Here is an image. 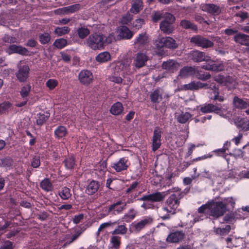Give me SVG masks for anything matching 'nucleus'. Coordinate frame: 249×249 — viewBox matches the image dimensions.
Here are the masks:
<instances>
[{"label":"nucleus","mask_w":249,"mask_h":249,"mask_svg":"<svg viewBox=\"0 0 249 249\" xmlns=\"http://www.w3.org/2000/svg\"><path fill=\"white\" fill-rule=\"evenodd\" d=\"M111 56L107 52H104L98 54L96 57V60L99 63H105L110 60Z\"/></svg>","instance_id":"31"},{"label":"nucleus","mask_w":249,"mask_h":249,"mask_svg":"<svg viewBox=\"0 0 249 249\" xmlns=\"http://www.w3.org/2000/svg\"><path fill=\"white\" fill-rule=\"evenodd\" d=\"M220 107L211 104L204 105L200 108L201 111L204 113L214 112L220 110Z\"/></svg>","instance_id":"34"},{"label":"nucleus","mask_w":249,"mask_h":249,"mask_svg":"<svg viewBox=\"0 0 249 249\" xmlns=\"http://www.w3.org/2000/svg\"><path fill=\"white\" fill-rule=\"evenodd\" d=\"M129 66L127 61H118L112 63L110 66L112 74L109 76V80L117 84L122 83L123 80L120 75L127 72Z\"/></svg>","instance_id":"1"},{"label":"nucleus","mask_w":249,"mask_h":249,"mask_svg":"<svg viewBox=\"0 0 249 249\" xmlns=\"http://www.w3.org/2000/svg\"><path fill=\"white\" fill-rule=\"evenodd\" d=\"M136 212L134 210H130L124 216V220L127 222H130L135 217L136 215Z\"/></svg>","instance_id":"52"},{"label":"nucleus","mask_w":249,"mask_h":249,"mask_svg":"<svg viewBox=\"0 0 249 249\" xmlns=\"http://www.w3.org/2000/svg\"><path fill=\"white\" fill-rule=\"evenodd\" d=\"M209 214L211 216L218 218L223 215L226 212V208L220 201H211L208 203Z\"/></svg>","instance_id":"4"},{"label":"nucleus","mask_w":249,"mask_h":249,"mask_svg":"<svg viewBox=\"0 0 249 249\" xmlns=\"http://www.w3.org/2000/svg\"><path fill=\"white\" fill-rule=\"evenodd\" d=\"M200 8L203 11L215 15H218L221 12V8L220 7L214 4H202L200 5Z\"/></svg>","instance_id":"18"},{"label":"nucleus","mask_w":249,"mask_h":249,"mask_svg":"<svg viewBox=\"0 0 249 249\" xmlns=\"http://www.w3.org/2000/svg\"><path fill=\"white\" fill-rule=\"evenodd\" d=\"M0 249H13L12 243L10 241H7L0 248Z\"/></svg>","instance_id":"64"},{"label":"nucleus","mask_w":249,"mask_h":249,"mask_svg":"<svg viewBox=\"0 0 249 249\" xmlns=\"http://www.w3.org/2000/svg\"><path fill=\"white\" fill-rule=\"evenodd\" d=\"M164 197V193L157 192L149 195L144 196L139 198V200L143 201L147 200L151 202H159L162 200Z\"/></svg>","instance_id":"19"},{"label":"nucleus","mask_w":249,"mask_h":249,"mask_svg":"<svg viewBox=\"0 0 249 249\" xmlns=\"http://www.w3.org/2000/svg\"><path fill=\"white\" fill-rule=\"evenodd\" d=\"M152 219L150 218H144L139 222H133L130 225V231L132 232H138L144 228L146 225L150 223Z\"/></svg>","instance_id":"13"},{"label":"nucleus","mask_w":249,"mask_h":249,"mask_svg":"<svg viewBox=\"0 0 249 249\" xmlns=\"http://www.w3.org/2000/svg\"><path fill=\"white\" fill-rule=\"evenodd\" d=\"M23 63L24 62L22 61L18 62V70L16 74L18 79L20 82H24L27 79L30 70L27 65H22Z\"/></svg>","instance_id":"6"},{"label":"nucleus","mask_w":249,"mask_h":249,"mask_svg":"<svg viewBox=\"0 0 249 249\" xmlns=\"http://www.w3.org/2000/svg\"><path fill=\"white\" fill-rule=\"evenodd\" d=\"M190 57L195 62L209 61L211 57L205 53L198 51H194L190 54Z\"/></svg>","instance_id":"17"},{"label":"nucleus","mask_w":249,"mask_h":249,"mask_svg":"<svg viewBox=\"0 0 249 249\" xmlns=\"http://www.w3.org/2000/svg\"><path fill=\"white\" fill-rule=\"evenodd\" d=\"M143 23V20L142 19L138 18L136 19L135 21L133 22L132 26L133 27H135L137 29H139L141 27Z\"/></svg>","instance_id":"63"},{"label":"nucleus","mask_w":249,"mask_h":249,"mask_svg":"<svg viewBox=\"0 0 249 249\" xmlns=\"http://www.w3.org/2000/svg\"><path fill=\"white\" fill-rule=\"evenodd\" d=\"M46 86L50 90L54 89L58 85V81L55 79H49L46 82Z\"/></svg>","instance_id":"45"},{"label":"nucleus","mask_w":249,"mask_h":249,"mask_svg":"<svg viewBox=\"0 0 249 249\" xmlns=\"http://www.w3.org/2000/svg\"><path fill=\"white\" fill-rule=\"evenodd\" d=\"M236 199L232 197H229L225 198L221 201V203H222L223 207L226 208V211H228L231 209L234 208L235 204Z\"/></svg>","instance_id":"25"},{"label":"nucleus","mask_w":249,"mask_h":249,"mask_svg":"<svg viewBox=\"0 0 249 249\" xmlns=\"http://www.w3.org/2000/svg\"><path fill=\"white\" fill-rule=\"evenodd\" d=\"M191 42L203 48H209L212 47L213 45L211 41L200 36H196L192 37L191 39Z\"/></svg>","instance_id":"11"},{"label":"nucleus","mask_w":249,"mask_h":249,"mask_svg":"<svg viewBox=\"0 0 249 249\" xmlns=\"http://www.w3.org/2000/svg\"><path fill=\"white\" fill-rule=\"evenodd\" d=\"M162 93V90L161 89H158L154 91L150 95L152 102L159 103L161 100Z\"/></svg>","instance_id":"30"},{"label":"nucleus","mask_w":249,"mask_h":249,"mask_svg":"<svg viewBox=\"0 0 249 249\" xmlns=\"http://www.w3.org/2000/svg\"><path fill=\"white\" fill-rule=\"evenodd\" d=\"M127 229L124 225H120L113 231V234H124L127 232Z\"/></svg>","instance_id":"57"},{"label":"nucleus","mask_w":249,"mask_h":249,"mask_svg":"<svg viewBox=\"0 0 249 249\" xmlns=\"http://www.w3.org/2000/svg\"><path fill=\"white\" fill-rule=\"evenodd\" d=\"M6 52L9 54L13 53H18L22 55H27L28 53V51L26 48L15 45H10Z\"/></svg>","instance_id":"23"},{"label":"nucleus","mask_w":249,"mask_h":249,"mask_svg":"<svg viewBox=\"0 0 249 249\" xmlns=\"http://www.w3.org/2000/svg\"><path fill=\"white\" fill-rule=\"evenodd\" d=\"M132 19V16L129 14H127L122 17L121 20V23L123 24H128Z\"/></svg>","instance_id":"60"},{"label":"nucleus","mask_w":249,"mask_h":249,"mask_svg":"<svg viewBox=\"0 0 249 249\" xmlns=\"http://www.w3.org/2000/svg\"><path fill=\"white\" fill-rule=\"evenodd\" d=\"M125 205L124 203L122 201H118L109 207L108 212L113 214H118L124 209Z\"/></svg>","instance_id":"24"},{"label":"nucleus","mask_w":249,"mask_h":249,"mask_svg":"<svg viewBox=\"0 0 249 249\" xmlns=\"http://www.w3.org/2000/svg\"><path fill=\"white\" fill-rule=\"evenodd\" d=\"M184 237V234L182 231H175L170 233L166 238L168 242L177 243L181 241Z\"/></svg>","instance_id":"21"},{"label":"nucleus","mask_w":249,"mask_h":249,"mask_svg":"<svg viewBox=\"0 0 249 249\" xmlns=\"http://www.w3.org/2000/svg\"><path fill=\"white\" fill-rule=\"evenodd\" d=\"M130 163L127 158L123 157L111 164V167L117 172L126 170Z\"/></svg>","instance_id":"8"},{"label":"nucleus","mask_w":249,"mask_h":249,"mask_svg":"<svg viewBox=\"0 0 249 249\" xmlns=\"http://www.w3.org/2000/svg\"><path fill=\"white\" fill-rule=\"evenodd\" d=\"M230 145V142H226L224 145V147L222 148L216 149L213 152L217 154L218 156H223L226 153V150L228 149V147Z\"/></svg>","instance_id":"50"},{"label":"nucleus","mask_w":249,"mask_h":249,"mask_svg":"<svg viewBox=\"0 0 249 249\" xmlns=\"http://www.w3.org/2000/svg\"><path fill=\"white\" fill-rule=\"evenodd\" d=\"M165 13H163L161 12L157 11L154 12L152 15V19L153 21L156 22L161 19L162 18L164 19V15Z\"/></svg>","instance_id":"51"},{"label":"nucleus","mask_w":249,"mask_h":249,"mask_svg":"<svg viewBox=\"0 0 249 249\" xmlns=\"http://www.w3.org/2000/svg\"><path fill=\"white\" fill-rule=\"evenodd\" d=\"M70 31V28L66 26L57 27L55 29L54 33L58 36H62L69 33Z\"/></svg>","instance_id":"46"},{"label":"nucleus","mask_w":249,"mask_h":249,"mask_svg":"<svg viewBox=\"0 0 249 249\" xmlns=\"http://www.w3.org/2000/svg\"><path fill=\"white\" fill-rule=\"evenodd\" d=\"M77 32L79 37L82 39L85 38L89 34V31L87 28L83 27L79 28Z\"/></svg>","instance_id":"55"},{"label":"nucleus","mask_w":249,"mask_h":249,"mask_svg":"<svg viewBox=\"0 0 249 249\" xmlns=\"http://www.w3.org/2000/svg\"><path fill=\"white\" fill-rule=\"evenodd\" d=\"M118 36L116 39H129L132 38L133 33L126 26H121L117 30Z\"/></svg>","instance_id":"14"},{"label":"nucleus","mask_w":249,"mask_h":249,"mask_svg":"<svg viewBox=\"0 0 249 249\" xmlns=\"http://www.w3.org/2000/svg\"><path fill=\"white\" fill-rule=\"evenodd\" d=\"M207 62H208V63L202 66V69L215 72L221 71L224 69V65L221 61L216 60L213 61L210 59L209 61Z\"/></svg>","instance_id":"9"},{"label":"nucleus","mask_w":249,"mask_h":249,"mask_svg":"<svg viewBox=\"0 0 249 249\" xmlns=\"http://www.w3.org/2000/svg\"><path fill=\"white\" fill-rule=\"evenodd\" d=\"M236 126L243 130H249V121L245 118H238L235 121Z\"/></svg>","instance_id":"29"},{"label":"nucleus","mask_w":249,"mask_h":249,"mask_svg":"<svg viewBox=\"0 0 249 249\" xmlns=\"http://www.w3.org/2000/svg\"><path fill=\"white\" fill-rule=\"evenodd\" d=\"M234 40L243 45H249V36L245 34H239L234 36Z\"/></svg>","instance_id":"28"},{"label":"nucleus","mask_w":249,"mask_h":249,"mask_svg":"<svg viewBox=\"0 0 249 249\" xmlns=\"http://www.w3.org/2000/svg\"><path fill=\"white\" fill-rule=\"evenodd\" d=\"M99 184L95 181H91L88 185L86 192L89 195H92L96 193L99 188Z\"/></svg>","instance_id":"33"},{"label":"nucleus","mask_w":249,"mask_h":249,"mask_svg":"<svg viewBox=\"0 0 249 249\" xmlns=\"http://www.w3.org/2000/svg\"><path fill=\"white\" fill-rule=\"evenodd\" d=\"M111 243L114 248H118L120 244V239L118 237L113 236L111 238Z\"/></svg>","instance_id":"62"},{"label":"nucleus","mask_w":249,"mask_h":249,"mask_svg":"<svg viewBox=\"0 0 249 249\" xmlns=\"http://www.w3.org/2000/svg\"><path fill=\"white\" fill-rule=\"evenodd\" d=\"M40 186L42 189L46 191H50L52 189V185L48 179H44L40 183Z\"/></svg>","instance_id":"47"},{"label":"nucleus","mask_w":249,"mask_h":249,"mask_svg":"<svg viewBox=\"0 0 249 249\" xmlns=\"http://www.w3.org/2000/svg\"><path fill=\"white\" fill-rule=\"evenodd\" d=\"M112 225V223L111 222H107V223H102L100 226H99L98 231H97V235H99L100 233L103 231V230L108 227L111 226Z\"/></svg>","instance_id":"61"},{"label":"nucleus","mask_w":249,"mask_h":249,"mask_svg":"<svg viewBox=\"0 0 249 249\" xmlns=\"http://www.w3.org/2000/svg\"><path fill=\"white\" fill-rule=\"evenodd\" d=\"M95 171L98 176L103 177L107 171L106 163L105 161L99 162L95 167Z\"/></svg>","instance_id":"26"},{"label":"nucleus","mask_w":249,"mask_h":249,"mask_svg":"<svg viewBox=\"0 0 249 249\" xmlns=\"http://www.w3.org/2000/svg\"><path fill=\"white\" fill-rule=\"evenodd\" d=\"M148 42V36L145 33L140 34L139 36L136 39L135 44L139 46H142Z\"/></svg>","instance_id":"38"},{"label":"nucleus","mask_w":249,"mask_h":249,"mask_svg":"<svg viewBox=\"0 0 249 249\" xmlns=\"http://www.w3.org/2000/svg\"><path fill=\"white\" fill-rule=\"evenodd\" d=\"M11 107V104L8 102H4L0 104V114L8 111Z\"/></svg>","instance_id":"58"},{"label":"nucleus","mask_w":249,"mask_h":249,"mask_svg":"<svg viewBox=\"0 0 249 249\" xmlns=\"http://www.w3.org/2000/svg\"><path fill=\"white\" fill-rule=\"evenodd\" d=\"M161 130L159 127H156L153 133L152 140V150L155 151L158 150L161 145Z\"/></svg>","instance_id":"12"},{"label":"nucleus","mask_w":249,"mask_h":249,"mask_svg":"<svg viewBox=\"0 0 249 249\" xmlns=\"http://www.w3.org/2000/svg\"><path fill=\"white\" fill-rule=\"evenodd\" d=\"M67 44V41L64 38H59L56 39L53 43V45L58 49H62Z\"/></svg>","instance_id":"49"},{"label":"nucleus","mask_w":249,"mask_h":249,"mask_svg":"<svg viewBox=\"0 0 249 249\" xmlns=\"http://www.w3.org/2000/svg\"><path fill=\"white\" fill-rule=\"evenodd\" d=\"M156 46L157 49H160L164 47L170 49H175L177 47L176 41L170 37H163L156 41Z\"/></svg>","instance_id":"7"},{"label":"nucleus","mask_w":249,"mask_h":249,"mask_svg":"<svg viewBox=\"0 0 249 249\" xmlns=\"http://www.w3.org/2000/svg\"><path fill=\"white\" fill-rule=\"evenodd\" d=\"M231 230V226L230 225H226L223 228H217L214 229V232L220 235H226L228 234Z\"/></svg>","instance_id":"39"},{"label":"nucleus","mask_w":249,"mask_h":249,"mask_svg":"<svg viewBox=\"0 0 249 249\" xmlns=\"http://www.w3.org/2000/svg\"><path fill=\"white\" fill-rule=\"evenodd\" d=\"M244 171H242L241 172H239L237 170H231V171H228L226 172V176L227 177L226 178H235L237 179L238 178H242L240 177L239 176V175L242 173V172L244 173Z\"/></svg>","instance_id":"43"},{"label":"nucleus","mask_w":249,"mask_h":249,"mask_svg":"<svg viewBox=\"0 0 249 249\" xmlns=\"http://www.w3.org/2000/svg\"><path fill=\"white\" fill-rule=\"evenodd\" d=\"M93 76L92 72L88 70H82L78 74V80L80 83L83 85L88 86L93 81Z\"/></svg>","instance_id":"10"},{"label":"nucleus","mask_w":249,"mask_h":249,"mask_svg":"<svg viewBox=\"0 0 249 249\" xmlns=\"http://www.w3.org/2000/svg\"><path fill=\"white\" fill-rule=\"evenodd\" d=\"M147 59V56L145 53H138L134 58L133 64L137 68H141L145 65Z\"/></svg>","instance_id":"20"},{"label":"nucleus","mask_w":249,"mask_h":249,"mask_svg":"<svg viewBox=\"0 0 249 249\" xmlns=\"http://www.w3.org/2000/svg\"><path fill=\"white\" fill-rule=\"evenodd\" d=\"M179 193L172 194L166 201L165 206L159 211V215L163 219L169 218V213H175L176 209L179 205Z\"/></svg>","instance_id":"3"},{"label":"nucleus","mask_w":249,"mask_h":249,"mask_svg":"<svg viewBox=\"0 0 249 249\" xmlns=\"http://www.w3.org/2000/svg\"><path fill=\"white\" fill-rule=\"evenodd\" d=\"M180 67V64L174 60L164 61L162 64V69L171 73L176 71Z\"/></svg>","instance_id":"15"},{"label":"nucleus","mask_w":249,"mask_h":249,"mask_svg":"<svg viewBox=\"0 0 249 249\" xmlns=\"http://www.w3.org/2000/svg\"><path fill=\"white\" fill-rule=\"evenodd\" d=\"M31 90V86L30 84L24 85L21 89L20 94L23 98L27 97Z\"/></svg>","instance_id":"53"},{"label":"nucleus","mask_w":249,"mask_h":249,"mask_svg":"<svg viewBox=\"0 0 249 249\" xmlns=\"http://www.w3.org/2000/svg\"><path fill=\"white\" fill-rule=\"evenodd\" d=\"M115 40V37L112 34L105 38L100 34H94L90 35L87 40L88 46L93 50H100L104 48L105 42L110 43Z\"/></svg>","instance_id":"2"},{"label":"nucleus","mask_w":249,"mask_h":249,"mask_svg":"<svg viewBox=\"0 0 249 249\" xmlns=\"http://www.w3.org/2000/svg\"><path fill=\"white\" fill-rule=\"evenodd\" d=\"M54 133L56 138L61 139L66 136L68 132L65 126L60 125L55 129Z\"/></svg>","instance_id":"32"},{"label":"nucleus","mask_w":249,"mask_h":249,"mask_svg":"<svg viewBox=\"0 0 249 249\" xmlns=\"http://www.w3.org/2000/svg\"><path fill=\"white\" fill-rule=\"evenodd\" d=\"M65 166L66 168L71 169L74 165V160L72 157L67 158L64 161Z\"/></svg>","instance_id":"54"},{"label":"nucleus","mask_w":249,"mask_h":249,"mask_svg":"<svg viewBox=\"0 0 249 249\" xmlns=\"http://www.w3.org/2000/svg\"><path fill=\"white\" fill-rule=\"evenodd\" d=\"M233 104L236 107L241 109L246 108L248 106V104L246 102L237 97L234 98Z\"/></svg>","instance_id":"37"},{"label":"nucleus","mask_w":249,"mask_h":249,"mask_svg":"<svg viewBox=\"0 0 249 249\" xmlns=\"http://www.w3.org/2000/svg\"><path fill=\"white\" fill-rule=\"evenodd\" d=\"M142 7V1L141 0H133L130 11L134 14H137Z\"/></svg>","instance_id":"36"},{"label":"nucleus","mask_w":249,"mask_h":249,"mask_svg":"<svg viewBox=\"0 0 249 249\" xmlns=\"http://www.w3.org/2000/svg\"><path fill=\"white\" fill-rule=\"evenodd\" d=\"M51 37L49 34L45 33L39 36V40L41 43L45 44L49 42Z\"/></svg>","instance_id":"56"},{"label":"nucleus","mask_w":249,"mask_h":249,"mask_svg":"<svg viewBox=\"0 0 249 249\" xmlns=\"http://www.w3.org/2000/svg\"><path fill=\"white\" fill-rule=\"evenodd\" d=\"M50 116L49 113H45L43 114L39 113L37 114L36 123L38 125H42L44 124L49 118Z\"/></svg>","instance_id":"42"},{"label":"nucleus","mask_w":249,"mask_h":249,"mask_svg":"<svg viewBox=\"0 0 249 249\" xmlns=\"http://www.w3.org/2000/svg\"><path fill=\"white\" fill-rule=\"evenodd\" d=\"M59 195L60 197L63 200L69 199L71 196L70 189L66 187L62 188L59 192Z\"/></svg>","instance_id":"40"},{"label":"nucleus","mask_w":249,"mask_h":249,"mask_svg":"<svg viewBox=\"0 0 249 249\" xmlns=\"http://www.w3.org/2000/svg\"><path fill=\"white\" fill-rule=\"evenodd\" d=\"M80 7V5L79 4H74L68 7H66L67 14L74 13L78 11Z\"/></svg>","instance_id":"59"},{"label":"nucleus","mask_w":249,"mask_h":249,"mask_svg":"<svg viewBox=\"0 0 249 249\" xmlns=\"http://www.w3.org/2000/svg\"><path fill=\"white\" fill-rule=\"evenodd\" d=\"M175 117L178 122L184 124L189 120L192 117V115L187 112H181L180 113H176Z\"/></svg>","instance_id":"27"},{"label":"nucleus","mask_w":249,"mask_h":249,"mask_svg":"<svg viewBox=\"0 0 249 249\" xmlns=\"http://www.w3.org/2000/svg\"><path fill=\"white\" fill-rule=\"evenodd\" d=\"M197 73V70L192 67H184L179 71L178 76L181 78H185L196 74Z\"/></svg>","instance_id":"22"},{"label":"nucleus","mask_w":249,"mask_h":249,"mask_svg":"<svg viewBox=\"0 0 249 249\" xmlns=\"http://www.w3.org/2000/svg\"><path fill=\"white\" fill-rule=\"evenodd\" d=\"M211 86H209L208 84L203 83L199 81L197 82H191V83L185 84L182 86L181 87L182 90H196L199 89L205 88L208 89L210 88Z\"/></svg>","instance_id":"16"},{"label":"nucleus","mask_w":249,"mask_h":249,"mask_svg":"<svg viewBox=\"0 0 249 249\" xmlns=\"http://www.w3.org/2000/svg\"><path fill=\"white\" fill-rule=\"evenodd\" d=\"M175 20V17L172 15L168 13H165L164 19L160 24V30L165 34H171L174 31L172 24Z\"/></svg>","instance_id":"5"},{"label":"nucleus","mask_w":249,"mask_h":249,"mask_svg":"<svg viewBox=\"0 0 249 249\" xmlns=\"http://www.w3.org/2000/svg\"><path fill=\"white\" fill-rule=\"evenodd\" d=\"M198 213L200 214V218H197L196 217L195 218L194 220L195 222L198 221L200 220H203V213H209V208H208V204H206L205 205H203L201 206L199 209H198Z\"/></svg>","instance_id":"41"},{"label":"nucleus","mask_w":249,"mask_h":249,"mask_svg":"<svg viewBox=\"0 0 249 249\" xmlns=\"http://www.w3.org/2000/svg\"><path fill=\"white\" fill-rule=\"evenodd\" d=\"M212 90L213 91V96L210 97L211 98L214 100H217L219 102H223L224 100V98L222 96H218V89L216 88L215 85H210Z\"/></svg>","instance_id":"44"},{"label":"nucleus","mask_w":249,"mask_h":249,"mask_svg":"<svg viewBox=\"0 0 249 249\" xmlns=\"http://www.w3.org/2000/svg\"><path fill=\"white\" fill-rule=\"evenodd\" d=\"M123 110L122 104L120 102H117L112 105L110 108V112L114 115H117L120 114Z\"/></svg>","instance_id":"35"},{"label":"nucleus","mask_w":249,"mask_h":249,"mask_svg":"<svg viewBox=\"0 0 249 249\" xmlns=\"http://www.w3.org/2000/svg\"><path fill=\"white\" fill-rule=\"evenodd\" d=\"M180 25L185 29H191L193 30H196L197 27L190 21L186 20H183L180 22Z\"/></svg>","instance_id":"48"}]
</instances>
